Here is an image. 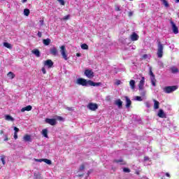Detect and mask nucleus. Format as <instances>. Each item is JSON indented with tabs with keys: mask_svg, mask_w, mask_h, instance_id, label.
<instances>
[{
	"mask_svg": "<svg viewBox=\"0 0 179 179\" xmlns=\"http://www.w3.org/2000/svg\"><path fill=\"white\" fill-rule=\"evenodd\" d=\"M157 55L158 58H162L163 57V50H164V45L162 42L160 41V39L157 40Z\"/></svg>",
	"mask_w": 179,
	"mask_h": 179,
	"instance_id": "obj_1",
	"label": "nucleus"
},
{
	"mask_svg": "<svg viewBox=\"0 0 179 179\" xmlns=\"http://www.w3.org/2000/svg\"><path fill=\"white\" fill-rule=\"evenodd\" d=\"M177 89H178V87L176 85L169 86V87H166L164 89V92H165V93H173V92H175V90H177Z\"/></svg>",
	"mask_w": 179,
	"mask_h": 179,
	"instance_id": "obj_2",
	"label": "nucleus"
},
{
	"mask_svg": "<svg viewBox=\"0 0 179 179\" xmlns=\"http://www.w3.org/2000/svg\"><path fill=\"white\" fill-rule=\"evenodd\" d=\"M60 52L62 54V58H64L65 61H68V55H66V49L65 48V45L60 47Z\"/></svg>",
	"mask_w": 179,
	"mask_h": 179,
	"instance_id": "obj_3",
	"label": "nucleus"
},
{
	"mask_svg": "<svg viewBox=\"0 0 179 179\" xmlns=\"http://www.w3.org/2000/svg\"><path fill=\"white\" fill-rule=\"evenodd\" d=\"M76 83L81 86H89V80L87 81L85 78H78Z\"/></svg>",
	"mask_w": 179,
	"mask_h": 179,
	"instance_id": "obj_4",
	"label": "nucleus"
},
{
	"mask_svg": "<svg viewBox=\"0 0 179 179\" xmlns=\"http://www.w3.org/2000/svg\"><path fill=\"white\" fill-rule=\"evenodd\" d=\"M150 76L152 86H154V87H156V78H155V74L153 73V71H152V69H150Z\"/></svg>",
	"mask_w": 179,
	"mask_h": 179,
	"instance_id": "obj_5",
	"label": "nucleus"
},
{
	"mask_svg": "<svg viewBox=\"0 0 179 179\" xmlns=\"http://www.w3.org/2000/svg\"><path fill=\"white\" fill-rule=\"evenodd\" d=\"M85 75L89 79H92V78H94V73L93 72V71L90 69H86L85 71Z\"/></svg>",
	"mask_w": 179,
	"mask_h": 179,
	"instance_id": "obj_6",
	"label": "nucleus"
},
{
	"mask_svg": "<svg viewBox=\"0 0 179 179\" xmlns=\"http://www.w3.org/2000/svg\"><path fill=\"white\" fill-rule=\"evenodd\" d=\"M87 107L89 108V110H91V111H96L99 108V106L97 105V103H88Z\"/></svg>",
	"mask_w": 179,
	"mask_h": 179,
	"instance_id": "obj_7",
	"label": "nucleus"
},
{
	"mask_svg": "<svg viewBox=\"0 0 179 179\" xmlns=\"http://www.w3.org/2000/svg\"><path fill=\"white\" fill-rule=\"evenodd\" d=\"M170 23L171 24L172 30L174 34H178V27H177L176 23H174L173 21H171Z\"/></svg>",
	"mask_w": 179,
	"mask_h": 179,
	"instance_id": "obj_8",
	"label": "nucleus"
},
{
	"mask_svg": "<svg viewBox=\"0 0 179 179\" xmlns=\"http://www.w3.org/2000/svg\"><path fill=\"white\" fill-rule=\"evenodd\" d=\"M45 123L46 124H50V125H57V120L46 118L45 119Z\"/></svg>",
	"mask_w": 179,
	"mask_h": 179,
	"instance_id": "obj_9",
	"label": "nucleus"
},
{
	"mask_svg": "<svg viewBox=\"0 0 179 179\" xmlns=\"http://www.w3.org/2000/svg\"><path fill=\"white\" fill-rule=\"evenodd\" d=\"M130 38L131 41H138V40H139V36L136 33L133 32L130 36Z\"/></svg>",
	"mask_w": 179,
	"mask_h": 179,
	"instance_id": "obj_10",
	"label": "nucleus"
},
{
	"mask_svg": "<svg viewBox=\"0 0 179 179\" xmlns=\"http://www.w3.org/2000/svg\"><path fill=\"white\" fill-rule=\"evenodd\" d=\"M50 52L52 55H54V57H57V55H58V49L55 47H52L50 49Z\"/></svg>",
	"mask_w": 179,
	"mask_h": 179,
	"instance_id": "obj_11",
	"label": "nucleus"
},
{
	"mask_svg": "<svg viewBox=\"0 0 179 179\" xmlns=\"http://www.w3.org/2000/svg\"><path fill=\"white\" fill-rule=\"evenodd\" d=\"M143 86H145V77H142L138 84L139 90H143Z\"/></svg>",
	"mask_w": 179,
	"mask_h": 179,
	"instance_id": "obj_12",
	"label": "nucleus"
},
{
	"mask_svg": "<svg viewBox=\"0 0 179 179\" xmlns=\"http://www.w3.org/2000/svg\"><path fill=\"white\" fill-rule=\"evenodd\" d=\"M45 66H48V68H52V66L54 65V62H52V60L48 59L44 62Z\"/></svg>",
	"mask_w": 179,
	"mask_h": 179,
	"instance_id": "obj_13",
	"label": "nucleus"
},
{
	"mask_svg": "<svg viewBox=\"0 0 179 179\" xmlns=\"http://www.w3.org/2000/svg\"><path fill=\"white\" fill-rule=\"evenodd\" d=\"M88 85L89 86H94L96 87H98L99 86H101V83H94L92 80H88Z\"/></svg>",
	"mask_w": 179,
	"mask_h": 179,
	"instance_id": "obj_14",
	"label": "nucleus"
},
{
	"mask_svg": "<svg viewBox=\"0 0 179 179\" xmlns=\"http://www.w3.org/2000/svg\"><path fill=\"white\" fill-rule=\"evenodd\" d=\"M124 99L126 100V108H129V107H131V104H132V101L128 96H124Z\"/></svg>",
	"mask_w": 179,
	"mask_h": 179,
	"instance_id": "obj_15",
	"label": "nucleus"
},
{
	"mask_svg": "<svg viewBox=\"0 0 179 179\" xmlns=\"http://www.w3.org/2000/svg\"><path fill=\"white\" fill-rule=\"evenodd\" d=\"M115 104L117 106L118 108H122V101H121V99L115 101Z\"/></svg>",
	"mask_w": 179,
	"mask_h": 179,
	"instance_id": "obj_16",
	"label": "nucleus"
},
{
	"mask_svg": "<svg viewBox=\"0 0 179 179\" xmlns=\"http://www.w3.org/2000/svg\"><path fill=\"white\" fill-rule=\"evenodd\" d=\"M31 108H33V107H31V106L29 105L26 107H24L21 109V113H24V111H31Z\"/></svg>",
	"mask_w": 179,
	"mask_h": 179,
	"instance_id": "obj_17",
	"label": "nucleus"
},
{
	"mask_svg": "<svg viewBox=\"0 0 179 179\" xmlns=\"http://www.w3.org/2000/svg\"><path fill=\"white\" fill-rule=\"evenodd\" d=\"M23 141H24V142H31V136L29 134H27L24 136Z\"/></svg>",
	"mask_w": 179,
	"mask_h": 179,
	"instance_id": "obj_18",
	"label": "nucleus"
},
{
	"mask_svg": "<svg viewBox=\"0 0 179 179\" xmlns=\"http://www.w3.org/2000/svg\"><path fill=\"white\" fill-rule=\"evenodd\" d=\"M32 53H34V55H36V57H37L38 58L41 57L40 50H38V49L33 50Z\"/></svg>",
	"mask_w": 179,
	"mask_h": 179,
	"instance_id": "obj_19",
	"label": "nucleus"
},
{
	"mask_svg": "<svg viewBox=\"0 0 179 179\" xmlns=\"http://www.w3.org/2000/svg\"><path fill=\"white\" fill-rule=\"evenodd\" d=\"M153 102H154L155 110H159V106L160 105V103H159V101H156V99H153Z\"/></svg>",
	"mask_w": 179,
	"mask_h": 179,
	"instance_id": "obj_20",
	"label": "nucleus"
},
{
	"mask_svg": "<svg viewBox=\"0 0 179 179\" xmlns=\"http://www.w3.org/2000/svg\"><path fill=\"white\" fill-rule=\"evenodd\" d=\"M43 43L44 45H50V44L51 43V39L50 38L43 39Z\"/></svg>",
	"mask_w": 179,
	"mask_h": 179,
	"instance_id": "obj_21",
	"label": "nucleus"
},
{
	"mask_svg": "<svg viewBox=\"0 0 179 179\" xmlns=\"http://www.w3.org/2000/svg\"><path fill=\"white\" fill-rule=\"evenodd\" d=\"M170 70L172 73H178V69L174 66L171 67Z\"/></svg>",
	"mask_w": 179,
	"mask_h": 179,
	"instance_id": "obj_22",
	"label": "nucleus"
},
{
	"mask_svg": "<svg viewBox=\"0 0 179 179\" xmlns=\"http://www.w3.org/2000/svg\"><path fill=\"white\" fill-rule=\"evenodd\" d=\"M130 87L132 90H135V80H131L129 82Z\"/></svg>",
	"mask_w": 179,
	"mask_h": 179,
	"instance_id": "obj_23",
	"label": "nucleus"
},
{
	"mask_svg": "<svg viewBox=\"0 0 179 179\" xmlns=\"http://www.w3.org/2000/svg\"><path fill=\"white\" fill-rule=\"evenodd\" d=\"M158 117H159L160 118H164L165 115L164 111H163V110L161 109L159 110Z\"/></svg>",
	"mask_w": 179,
	"mask_h": 179,
	"instance_id": "obj_24",
	"label": "nucleus"
},
{
	"mask_svg": "<svg viewBox=\"0 0 179 179\" xmlns=\"http://www.w3.org/2000/svg\"><path fill=\"white\" fill-rule=\"evenodd\" d=\"M42 135H43L45 138H48V130L47 129H43Z\"/></svg>",
	"mask_w": 179,
	"mask_h": 179,
	"instance_id": "obj_25",
	"label": "nucleus"
},
{
	"mask_svg": "<svg viewBox=\"0 0 179 179\" xmlns=\"http://www.w3.org/2000/svg\"><path fill=\"white\" fill-rule=\"evenodd\" d=\"M34 179H41V174L40 173H34Z\"/></svg>",
	"mask_w": 179,
	"mask_h": 179,
	"instance_id": "obj_26",
	"label": "nucleus"
},
{
	"mask_svg": "<svg viewBox=\"0 0 179 179\" xmlns=\"http://www.w3.org/2000/svg\"><path fill=\"white\" fill-rule=\"evenodd\" d=\"M3 45L4 47H6V48H9L10 50L12 48V45H10V43H7V42H4V43H3Z\"/></svg>",
	"mask_w": 179,
	"mask_h": 179,
	"instance_id": "obj_27",
	"label": "nucleus"
},
{
	"mask_svg": "<svg viewBox=\"0 0 179 179\" xmlns=\"http://www.w3.org/2000/svg\"><path fill=\"white\" fill-rule=\"evenodd\" d=\"M6 121H15V119H13V117H12V116L9 115H6Z\"/></svg>",
	"mask_w": 179,
	"mask_h": 179,
	"instance_id": "obj_28",
	"label": "nucleus"
},
{
	"mask_svg": "<svg viewBox=\"0 0 179 179\" xmlns=\"http://www.w3.org/2000/svg\"><path fill=\"white\" fill-rule=\"evenodd\" d=\"M43 162L44 163H46V164H49V166L52 164V162L48 159H43Z\"/></svg>",
	"mask_w": 179,
	"mask_h": 179,
	"instance_id": "obj_29",
	"label": "nucleus"
},
{
	"mask_svg": "<svg viewBox=\"0 0 179 179\" xmlns=\"http://www.w3.org/2000/svg\"><path fill=\"white\" fill-rule=\"evenodd\" d=\"M24 16H29V15H30V10H29L28 8H25L24 10Z\"/></svg>",
	"mask_w": 179,
	"mask_h": 179,
	"instance_id": "obj_30",
	"label": "nucleus"
},
{
	"mask_svg": "<svg viewBox=\"0 0 179 179\" xmlns=\"http://www.w3.org/2000/svg\"><path fill=\"white\" fill-rule=\"evenodd\" d=\"M82 50H89V45L86 43H83L81 45Z\"/></svg>",
	"mask_w": 179,
	"mask_h": 179,
	"instance_id": "obj_31",
	"label": "nucleus"
},
{
	"mask_svg": "<svg viewBox=\"0 0 179 179\" xmlns=\"http://www.w3.org/2000/svg\"><path fill=\"white\" fill-rule=\"evenodd\" d=\"M8 78H10L11 79H13L15 78V74L12 72H9L8 73Z\"/></svg>",
	"mask_w": 179,
	"mask_h": 179,
	"instance_id": "obj_32",
	"label": "nucleus"
},
{
	"mask_svg": "<svg viewBox=\"0 0 179 179\" xmlns=\"http://www.w3.org/2000/svg\"><path fill=\"white\" fill-rule=\"evenodd\" d=\"M162 2H163V4L164 5V6L166 8H169V2H167L166 0H162Z\"/></svg>",
	"mask_w": 179,
	"mask_h": 179,
	"instance_id": "obj_33",
	"label": "nucleus"
},
{
	"mask_svg": "<svg viewBox=\"0 0 179 179\" xmlns=\"http://www.w3.org/2000/svg\"><path fill=\"white\" fill-rule=\"evenodd\" d=\"M123 171H124V173H130V172H131V170H130L129 169H128V168H124V169H123Z\"/></svg>",
	"mask_w": 179,
	"mask_h": 179,
	"instance_id": "obj_34",
	"label": "nucleus"
},
{
	"mask_svg": "<svg viewBox=\"0 0 179 179\" xmlns=\"http://www.w3.org/2000/svg\"><path fill=\"white\" fill-rule=\"evenodd\" d=\"M57 2L60 3V5H65V1L64 0H57Z\"/></svg>",
	"mask_w": 179,
	"mask_h": 179,
	"instance_id": "obj_35",
	"label": "nucleus"
},
{
	"mask_svg": "<svg viewBox=\"0 0 179 179\" xmlns=\"http://www.w3.org/2000/svg\"><path fill=\"white\" fill-rule=\"evenodd\" d=\"M115 10H116V12H120V10H121L120 6H115Z\"/></svg>",
	"mask_w": 179,
	"mask_h": 179,
	"instance_id": "obj_36",
	"label": "nucleus"
},
{
	"mask_svg": "<svg viewBox=\"0 0 179 179\" xmlns=\"http://www.w3.org/2000/svg\"><path fill=\"white\" fill-rule=\"evenodd\" d=\"M135 100H136L137 101H142V97H141V96H136V99H135Z\"/></svg>",
	"mask_w": 179,
	"mask_h": 179,
	"instance_id": "obj_37",
	"label": "nucleus"
},
{
	"mask_svg": "<svg viewBox=\"0 0 179 179\" xmlns=\"http://www.w3.org/2000/svg\"><path fill=\"white\" fill-rule=\"evenodd\" d=\"M1 160L3 163V164H5L6 162H5V156L4 155L1 157Z\"/></svg>",
	"mask_w": 179,
	"mask_h": 179,
	"instance_id": "obj_38",
	"label": "nucleus"
},
{
	"mask_svg": "<svg viewBox=\"0 0 179 179\" xmlns=\"http://www.w3.org/2000/svg\"><path fill=\"white\" fill-rule=\"evenodd\" d=\"M115 163H122V159H115L114 160Z\"/></svg>",
	"mask_w": 179,
	"mask_h": 179,
	"instance_id": "obj_39",
	"label": "nucleus"
},
{
	"mask_svg": "<svg viewBox=\"0 0 179 179\" xmlns=\"http://www.w3.org/2000/svg\"><path fill=\"white\" fill-rule=\"evenodd\" d=\"M83 170H85V165H81L79 168V171H83Z\"/></svg>",
	"mask_w": 179,
	"mask_h": 179,
	"instance_id": "obj_40",
	"label": "nucleus"
},
{
	"mask_svg": "<svg viewBox=\"0 0 179 179\" xmlns=\"http://www.w3.org/2000/svg\"><path fill=\"white\" fill-rule=\"evenodd\" d=\"M146 94V92L145 91H143V90H141V95L143 97L145 96Z\"/></svg>",
	"mask_w": 179,
	"mask_h": 179,
	"instance_id": "obj_41",
	"label": "nucleus"
},
{
	"mask_svg": "<svg viewBox=\"0 0 179 179\" xmlns=\"http://www.w3.org/2000/svg\"><path fill=\"white\" fill-rule=\"evenodd\" d=\"M41 71H42V72H43V73L44 75H45V74L47 73V71H45V68L43 67L42 69H41Z\"/></svg>",
	"mask_w": 179,
	"mask_h": 179,
	"instance_id": "obj_42",
	"label": "nucleus"
},
{
	"mask_svg": "<svg viewBox=\"0 0 179 179\" xmlns=\"http://www.w3.org/2000/svg\"><path fill=\"white\" fill-rule=\"evenodd\" d=\"M145 106L147 108H150V103L149 102H145Z\"/></svg>",
	"mask_w": 179,
	"mask_h": 179,
	"instance_id": "obj_43",
	"label": "nucleus"
},
{
	"mask_svg": "<svg viewBox=\"0 0 179 179\" xmlns=\"http://www.w3.org/2000/svg\"><path fill=\"white\" fill-rule=\"evenodd\" d=\"M40 26H43L44 25V20H41L39 21Z\"/></svg>",
	"mask_w": 179,
	"mask_h": 179,
	"instance_id": "obj_44",
	"label": "nucleus"
},
{
	"mask_svg": "<svg viewBox=\"0 0 179 179\" xmlns=\"http://www.w3.org/2000/svg\"><path fill=\"white\" fill-rule=\"evenodd\" d=\"M43 34H41V32L40 31H38V37H39V38H41Z\"/></svg>",
	"mask_w": 179,
	"mask_h": 179,
	"instance_id": "obj_45",
	"label": "nucleus"
},
{
	"mask_svg": "<svg viewBox=\"0 0 179 179\" xmlns=\"http://www.w3.org/2000/svg\"><path fill=\"white\" fill-rule=\"evenodd\" d=\"M14 131H15V133L17 134L19 132V128L14 127Z\"/></svg>",
	"mask_w": 179,
	"mask_h": 179,
	"instance_id": "obj_46",
	"label": "nucleus"
},
{
	"mask_svg": "<svg viewBox=\"0 0 179 179\" xmlns=\"http://www.w3.org/2000/svg\"><path fill=\"white\" fill-rule=\"evenodd\" d=\"M133 15H134V12L130 11V12H129L128 16H129V17H131V16H132Z\"/></svg>",
	"mask_w": 179,
	"mask_h": 179,
	"instance_id": "obj_47",
	"label": "nucleus"
},
{
	"mask_svg": "<svg viewBox=\"0 0 179 179\" xmlns=\"http://www.w3.org/2000/svg\"><path fill=\"white\" fill-rule=\"evenodd\" d=\"M115 85H117V86H119V85H121V80H117L115 83Z\"/></svg>",
	"mask_w": 179,
	"mask_h": 179,
	"instance_id": "obj_48",
	"label": "nucleus"
},
{
	"mask_svg": "<svg viewBox=\"0 0 179 179\" xmlns=\"http://www.w3.org/2000/svg\"><path fill=\"white\" fill-rule=\"evenodd\" d=\"M66 110H68L69 111H73V108L67 107Z\"/></svg>",
	"mask_w": 179,
	"mask_h": 179,
	"instance_id": "obj_49",
	"label": "nucleus"
},
{
	"mask_svg": "<svg viewBox=\"0 0 179 179\" xmlns=\"http://www.w3.org/2000/svg\"><path fill=\"white\" fill-rule=\"evenodd\" d=\"M68 19H69V15H66V16H64V17L63 18L64 20H68Z\"/></svg>",
	"mask_w": 179,
	"mask_h": 179,
	"instance_id": "obj_50",
	"label": "nucleus"
},
{
	"mask_svg": "<svg viewBox=\"0 0 179 179\" xmlns=\"http://www.w3.org/2000/svg\"><path fill=\"white\" fill-rule=\"evenodd\" d=\"M143 59H147L148 58V55H143V57H142Z\"/></svg>",
	"mask_w": 179,
	"mask_h": 179,
	"instance_id": "obj_51",
	"label": "nucleus"
},
{
	"mask_svg": "<svg viewBox=\"0 0 179 179\" xmlns=\"http://www.w3.org/2000/svg\"><path fill=\"white\" fill-rule=\"evenodd\" d=\"M44 159H35L36 162H38L39 163H41V162H43Z\"/></svg>",
	"mask_w": 179,
	"mask_h": 179,
	"instance_id": "obj_52",
	"label": "nucleus"
},
{
	"mask_svg": "<svg viewBox=\"0 0 179 179\" xmlns=\"http://www.w3.org/2000/svg\"><path fill=\"white\" fill-rule=\"evenodd\" d=\"M14 139H17V133H14Z\"/></svg>",
	"mask_w": 179,
	"mask_h": 179,
	"instance_id": "obj_53",
	"label": "nucleus"
},
{
	"mask_svg": "<svg viewBox=\"0 0 179 179\" xmlns=\"http://www.w3.org/2000/svg\"><path fill=\"white\" fill-rule=\"evenodd\" d=\"M148 160H149V157H145L144 162H148Z\"/></svg>",
	"mask_w": 179,
	"mask_h": 179,
	"instance_id": "obj_54",
	"label": "nucleus"
},
{
	"mask_svg": "<svg viewBox=\"0 0 179 179\" xmlns=\"http://www.w3.org/2000/svg\"><path fill=\"white\" fill-rule=\"evenodd\" d=\"M57 120H59V121H62V117L59 116V117H57Z\"/></svg>",
	"mask_w": 179,
	"mask_h": 179,
	"instance_id": "obj_55",
	"label": "nucleus"
},
{
	"mask_svg": "<svg viewBox=\"0 0 179 179\" xmlns=\"http://www.w3.org/2000/svg\"><path fill=\"white\" fill-rule=\"evenodd\" d=\"M76 57H82V54H80V53H77V54H76Z\"/></svg>",
	"mask_w": 179,
	"mask_h": 179,
	"instance_id": "obj_56",
	"label": "nucleus"
},
{
	"mask_svg": "<svg viewBox=\"0 0 179 179\" xmlns=\"http://www.w3.org/2000/svg\"><path fill=\"white\" fill-rule=\"evenodd\" d=\"M22 3H26L27 2V0H22Z\"/></svg>",
	"mask_w": 179,
	"mask_h": 179,
	"instance_id": "obj_57",
	"label": "nucleus"
},
{
	"mask_svg": "<svg viewBox=\"0 0 179 179\" xmlns=\"http://www.w3.org/2000/svg\"><path fill=\"white\" fill-rule=\"evenodd\" d=\"M135 48H136V46H135V45L131 46L132 50H135Z\"/></svg>",
	"mask_w": 179,
	"mask_h": 179,
	"instance_id": "obj_58",
	"label": "nucleus"
},
{
	"mask_svg": "<svg viewBox=\"0 0 179 179\" xmlns=\"http://www.w3.org/2000/svg\"><path fill=\"white\" fill-rule=\"evenodd\" d=\"M166 177H170V173H166Z\"/></svg>",
	"mask_w": 179,
	"mask_h": 179,
	"instance_id": "obj_59",
	"label": "nucleus"
},
{
	"mask_svg": "<svg viewBox=\"0 0 179 179\" xmlns=\"http://www.w3.org/2000/svg\"><path fill=\"white\" fill-rule=\"evenodd\" d=\"M4 141H8V136H6V138H4Z\"/></svg>",
	"mask_w": 179,
	"mask_h": 179,
	"instance_id": "obj_60",
	"label": "nucleus"
},
{
	"mask_svg": "<svg viewBox=\"0 0 179 179\" xmlns=\"http://www.w3.org/2000/svg\"><path fill=\"white\" fill-rule=\"evenodd\" d=\"M2 134H3V131H0V134L2 135Z\"/></svg>",
	"mask_w": 179,
	"mask_h": 179,
	"instance_id": "obj_61",
	"label": "nucleus"
},
{
	"mask_svg": "<svg viewBox=\"0 0 179 179\" xmlns=\"http://www.w3.org/2000/svg\"><path fill=\"white\" fill-rule=\"evenodd\" d=\"M175 1H176V3H178L179 0H175Z\"/></svg>",
	"mask_w": 179,
	"mask_h": 179,
	"instance_id": "obj_62",
	"label": "nucleus"
},
{
	"mask_svg": "<svg viewBox=\"0 0 179 179\" xmlns=\"http://www.w3.org/2000/svg\"><path fill=\"white\" fill-rule=\"evenodd\" d=\"M78 177H83V175H78Z\"/></svg>",
	"mask_w": 179,
	"mask_h": 179,
	"instance_id": "obj_63",
	"label": "nucleus"
},
{
	"mask_svg": "<svg viewBox=\"0 0 179 179\" xmlns=\"http://www.w3.org/2000/svg\"><path fill=\"white\" fill-rule=\"evenodd\" d=\"M129 1H134V0H129Z\"/></svg>",
	"mask_w": 179,
	"mask_h": 179,
	"instance_id": "obj_64",
	"label": "nucleus"
}]
</instances>
